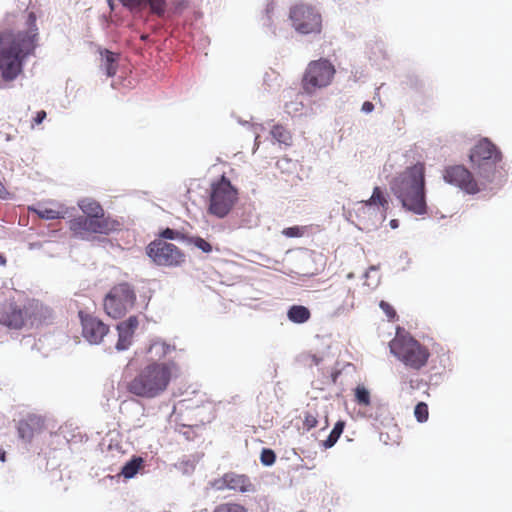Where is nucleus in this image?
Returning <instances> with one entry per match:
<instances>
[{"instance_id": "nucleus-11", "label": "nucleus", "mask_w": 512, "mask_h": 512, "mask_svg": "<svg viewBox=\"0 0 512 512\" xmlns=\"http://www.w3.org/2000/svg\"><path fill=\"white\" fill-rule=\"evenodd\" d=\"M116 221L110 219H95L80 215L69 221V228L74 236L85 239L88 234H109L115 230Z\"/></svg>"}, {"instance_id": "nucleus-32", "label": "nucleus", "mask_w": 512, "mask_h": 512, "mask_svg": "<svg viewBox=\"0 0 512 512\" xmlns=\"http://www.w3.org/2000/svg\"><path fill=\"white\" fill-rule=\"evenodd\" d=\"M276 461V453L271 448H263L260 453V462L263 466L270 467Z\"/></svg>"}, {"instance_id": "nucleus-22", "label": "nucleus", "mask_w": 512, "mask_h": 512, "mask_svg": "<svg viewBox=\"0 0 512 512\" xmlns=\"http://www.w3.org/2000/svg\"><path fill=\"white\" fill-rule=\"evenodd\" d=\"M366 206H379L384 212L389 209V196L381 187L375 186L371 197L365 201Z\"/></svg>"}, {"instance_id": "nucleus-35", "label": "nucleus", "mask_w": 512, "mask_h": 512, "mask_svg": "<svg viewBox=\"0 0 512 512\" xmlns=\"http://www.w3.org/2000/svg\"><path fill=\"white\" fill-rule=\"evenodd\" d=\"M317 423V414L313 413L310 410L306 411L303 421L304 428L309 431L312 428L316 427Z\"/></svg>"}, {"instance_id": "nucleus-39", "label": "nucleus", "mask_w": 512, "mask_h": 512, "mask_svg": "<svg viewBox=\"0 0 512 512\" xmlns=\"http://www.w3.org/2000/svg\"><path fill=\"white\" fill-rule=\"evenodd\" d=\"M299 227L298 226H293V227H288L286 228L283 233L288 236V237H297L299 236Z\"/></svg>"}, {"instance_id": "nucleus-6", "label": "nucleus", "mask_w": 512, "mask_h": 512, "mask_svg": "<svg viewBox=\"0 0 512 512\" xmlns=\"http://www.w3.org/2000/svg\"><path fill=\"white\" fill-rule=\"evenodd\" d=\"M390 351L406 366L416 370L425 366L430 356L428 349L412 337L394 339Z\"/></svg>"}, {"instance_id": "nucleus-12", "label": "nucleus", "mask_w": 512, "mask_h": 512, "mask_svg": "<svg viewBox=\"0 0 512 512\" xmlns=\"http://www.w3.org/2000/svg\"><path fill=\"white\" fill-rule=\"evenodd\" d=\"M83 337L90 344H99L108 333L109 326L96 316L79 312Z\"/></svg>"}, {"instance_id": "nucleus-52", "label": "nucleus", "mask_w": 512, "mask_h": 512, "mask_svg": "<svg viewBox=\"0 0 512 512\" xmlns=\"http://www.w3.org/2000/svg\"><path fill=\"white\" fill-rule=\"evenodd\" d=\"M28 246H29V249H32V243H29Z\"/></svg>"}, {"instance_id": "nucleus-29", "label": "nucleus", "mask_w": 512, "mask_h": 512, "mask_svg": "<svg viewBox=\"0 0 512 512\" xmlns=\"http://www.w3.org/2000/svg\"><path fill=\"white\" fill-rule=\"evenodd\" d=\"M269 134L272 136V141H277L286 146L291 145L290 130H269Z\"/></svg>"}, {"instance_id": "nucleus-48", "label": "nucleus", "mask_w": 512, "mask_h": 512, "mask_svg": "<svg viewBox=\"0 0 512 512\" xmlns=\"http://www.w3.org/2000/svg\"><path fill=\"white\" fill-rule=\"evenodd\" d=\"M259 138H260V136H259V135H256V136H255V147H256V148H258V147H259V144H260Z\"/></svg>"}, {"instance_id": "nucleus-2", "label": "nucleus", "mask_w": 512, "mask_h": 512, "mask_svg": "<svg viewBox=\"0 0 512 512\" xmlns=\"http://www.w3.org/2000/svg\"><path fill=\"white\" fill-rule=\"evenodd\" d=\"M389 187L404 210L416 215L427 214L425 166L423 163L407 167L390 181Z\"/></svg>"}, {"instance_id": "nucleus-9", "label": "nucleus", "mask_w": 512, "mask_h": 512, "mask_svg": "<svg viewBox=\"0 0 512 512\" xmlns=\"http://www.w3.org/2000/svg\"><path fill=\"white\" fill-rule=\"evenodd\" d=\"M146 254L158 266L179 267L186 260V255L180 248L162 239L150 242L146 247Z\"/></svg>"}, {"instance_id": "nucleus-1", "label": "nucleus", "mask_w": 512, "mask_h": 512, "mask_svg": "<svg viewBox=\"0 0 512 512\" xmlns=\"http://www.w3.org/2000/svg\"><path fill=\"white\" fill-rule=\"evenodd\" d=\"M472 173L464 165H452L444 169L443 179L467 194H476L491 185L500 187L507 173L502 163V153L488 138L480 140L470 151Z\"/></svg>"}, {"instance_id": "nucleus-38", "label": "nucleus", "mask_w": 512, "mask_h": 512, "mask_svg": "<svg viewBox=\"0 0 512 512\" xmlns=\"http://www.w3.org/2000/svg\"><path fill=\"white\" fill-rule=\"evenodd\" d=\"M45 421L46 419L44 417L34 414V432L46 429L47 426L45 424Z\"/></svg>"}, {"instance_id": "nucleus-43", "label": "nucleus", "mask_w": 512, "mask_h": 512, "mask_svg": "<svg viewBox=\"0 0 512 512\" xmlns=\"http://www.w3.org/2000/svg\"><path fill=\"white\" fill-rule=\"evenodd\" d=\"M373 109H374V105H373V103H371L369 101L364 102L362 105V108H361V110L364 113H370L373 111Z\"/></svg>"}, {"instance_id": "nucleus-20", "label": "nucleus", "mask_w": 512, "mask_h": 512, "mask_svg": "<svg viewBox=\"0 0 512 512\" xmlns=\"http://www.w3.org/2000/svg\"><path fill=\"white\" fill-rule=\"evenodd\" d=\"M99 53L101 56V69L105 71L108 77H113L117 71V61L119 55L111 52L108 49H100Z\"/></svg>"}, {"instance_id": "nucleus-37", "label": "nucleus", "mask_w": 512, "mask_h": 512, "mask_svg": "<svg viewBox=\"0 0 512 512\" xmlns=\"http://www.w3.org/2000/svg\"><path fill=\"white\" fill-rule=\"evenodd\" d=\"M379 307L383 310V312L386 314L389 320H393L396 318V311L388 302L381 300L379 303Z\"/></svg>"}, {"instance_id": "nucleus-7", "label": "nucleus", "mask_w": 512, "mask_h": 512, "mask_svg": "<svg viewBox=\"0 0 512 512\" xmlns=\"http://www.w3.org/2000/svg\"><path fill=\"white\" fill-rule=\"evenodd\" d=\"M136 302L134 287L122 282L113 286L104 298V310L113 319L123 317Z\"/></svg>"}, {"instance_id": "nucleus-46", "label": "nucleus", "mask_w": 512, "mask_h": 512, "mask_svg": "<svg viewBox=\"0 0 512 512\" xmlns=\"http://www.w3.org/2000/svg\"><path fill=\"white\" fill-rule=\"evenodd\" d=\"M27 23L28 24L32 23V11L27 13Z\"/></svg>"}, {"instance_id": "nucleus-30", "label": "nucleus", "mask_w": 512, "mask_h": 512, "mask_svg": "<svg viewBox=\"0 0 512 512\" xmlns=\"http://www.w3.org/2000/svg\"><path fill=\"white\" fill-rule=\"evenodd\" d=\"M213 512H248V509L239 503L227 502L217 505Z\"/></svg>"}, {"instance_id": "nucleus-51", "label": "nucleus", "mask_w": 512, "mask_h": 512, "mask_svg": "<svg viewBox=\"0 0 512 512\" xmlns=\"http://www.w3.org/2000/svg\"><path fill=\"white\" fill-rule=\"evenodd\" d=\"M337 378V374L333 375V381L335 382Z\"/></svg>"}, {"instance_id": "nucleus-47", "label": "nucleus", "mask_w": 512, "mask_h": 512, "mask_svg": "<svg viewBox=\"0 0 512 512\" xmlns=\"http://www.w3.org/2000/svg\"><path fill=\"white\" fill-rule=\"evenodd\" d=\"M6 264V258L0 254V265H5Z\"/></svg>"}, {"instance_id": "nucleus-34", "label": "nucleus", "mask_w": 512, "mask_h": 512, "mask_svg": "<svg viewBox=\"0 0 512 512\" xmlns=\"http://www.w3.org/2000/svg\"><path fill=\"white\" fill-rule=\"evenodd\" d=\"M151 11L162 17L166 11V0H146Z\"/></svg>"}, {"instance_id": "nucleus-40", "label": "nucleus", "mask_w": 512, "mask_h": 512, "mask_svg": "<svg viewBox=\"0 0 512 512\" xmlns=\"http://www.w3.org/2000/svg\"><path fill=\"white\" fill-rule=\"evenodd\" d=\"M300 106H302V104L300 102H291L289 104H286V110L288 113H296L300 110Z\"/></svg>"}, {"instance_id": "nucleus-15", "label": "nucleus", "mask_w": 512, "mask_h": 512, "mask_svg": "<svg viewBox=\"0 0 512 512\" xmlns=\"http://www.w3.org/2000/svg\"><path fill=\"white\" fill-rule=\"evenodd\" d=\"M233 218L237 221L235 223L236 228H253L256 227L259 223L258 214L255 211V208L251 205H243L239 207Z\"/></svg>"}, {"instance_id": "nucleus-19", "label": "nucleus", "mask_w": 512, "mask_h": 512, "mask_svg": "<svg viewBox=\"0 0 512 512\" xmlns=\"http://www.w3.org/2000/svg\"><path fill=\"white\" fill-rule=\"evenodd\" d=\"M79 208L84 213V216L92 217L95 219H107L104 216L102 206L92 198H84L78 202Z\"/></svg>"}, {"instance_id": "nucleus-31", "label": "nucleus", "mask_w": 512, "mask_h": 512, "mask_svg": "<svg viewBox=\"0 0 512 512\" xmlns=\"http://www.w3.org/2000/svg\"><path fill=\"white\" fill-rule=\"evenodd\" d=\"M34 214L40 219L54 220L61 217L60 212L51 208L34 207Z\"/></svg>"}, {"instance_id": "nucleus-24", "label": "nucleus", "mask_w": 512, "mask_h": 512, "mask_svg": "<svg viewBox=\"0 0 512 512\" xmlns=\"http://www.w3.org/2000/svg\"><path fill=\"white\" fill-rule=\"evenodd\" d=\"M344 427L345 423L343 421H337L328 437L322 442V446L325 449L332 448L337 443L338 439L343 433Z\"/></svg>"}, {"instance_id": "nucleus-42", "label": "nucleus", "mask_w": 512, "mask_h": 512, "mask_svg": "<svg viewBox=\"0 0 512 512\" xmlns=\"http://www.w3.org/2000/svg\"><path fill=\"white\" fill-rule=\"evenodd\" d=\"M123 5L125 6H137L139 4V1L138 0H120ZM108 3L110 5L111 8H113L112 6V3H111V0H108Z\"/></svg>"}, {"instance_id": "nucleus-49", "label": "nucleus", "mask_w": 512, "mask_h": 512, "mask_svg": "<svg viewBox=\"0 0 512 512\" xmlns=\"http://www.w3.org/2000/svg\"><path fill=\"white\" fill-rule=\"evenodd\" d=\"M414 382H415L414 380H410V387H411V389H415L416 388V386L414 385Z\"/></svg>"}, {"instance_id": "nucleus-25", "label": "nucleus", "mask_w": 512, "mask_h": 512, "mask_svg": "<svg viewBox=\"0 0 512 512\" xmlns=\"http://www.w3.org/2000/svg\"><path fill=\"white\" fill-rule=\"evenodd\" d=\"M171 349H174V347H171L169 344L158 339L150 344L148 352L160 359L164 357Z\"/></svg>"}, {"instance_id": "nucleus-26", "label": "nucleus", "mask_w": 512, "mask_h": 512, "mask_svg": "<svg viewBox=\"0 0 512 512\" xmlns=\"http://www.w3.org/2000/svg\"><path fill=\"white\" fill-rule=\"evenodd\" d=\"M158 236H159L158 239H162L164 241L178 240V241H184V242H186V238L188 237V235H185V234L181 233L180 231L170 228V227H166V228L160 230L158 233Z\"/></svg>"}, {"instance_id": "nucleus-8", "label": "nucleus", "mask_w": 512, "mask_h": 512, "mask_svg": "<svg viewBox=\"0 0 512 512\" xmlns=\"http://www.w3.org/2000/svg\"><path fill=\"white\" fill-rule=\"evenodd\" d=\"M335 72L334 66L327 59L311 61L302 80L304 91L312 94L316 89L327 87L332 82Z\"/></svg>"}, {"instance_id": "nucleus-36", "label": "nucleus", "mask_w": 512, "mask_h": 512, "mask_svg": "<svg viewBox=\"0 0 512 512\" xmlns=\"http://www.w3.org/2000/svg\"><path fill=\"white\" fill-rule=\"evenodd\" d=\"M208 485L217 491H223L224 489H228L226 473L220 478H216V479L209 481Z\"/></svg>"}, {"instance_id": "nucleus-17", "label": "nucleus", "mask_w": 512, "mask_h": 512, "mask_svg": "<svg viewBox=\"0 0 512 512\" xmlns=\"http://www.w3.org/2000/svg\"><path fill=\"white\" fill-rule=\"evenodd\" d=\"M226 480L228 482L229 490L239 491L241 493H254L256 491L255 485L251 482L249 476L245 474L227 472Z\"/></svg>"}, {"instance_id": "nucleus-27", "label": "nucleus", "mask_w": 512, "mask_h": 512, "mask_svg": "<svg viewBox=\"0 0 512 512\" xmlns=\"http://www.w3.org/2000/svg\"><path fill=\"white\" fill-rule=\"evenodd\" d=\"M355 401L360 406L370 405V403H371L370 392L365 386L358 385L355 388Z\"/></svg>"}, {"instance_id": "nucleus-45", "label": "nucleus", "mask_w": 512, "mask_h": 512, "mask_svg": "<svg viewBox=\"0 0 512 512\" xmlns=\"http://www.w3.org/2000/svg\"><path fill=\"white\" fill-rule=\"evenodd\" d=\"M6 452L3 449H0V461H5Z\"/></svg>"}, {"instance_id": "nucleus-14", "label": "nucleus", "mask_w": 512, "mask_h": 512, "mask_svg": "<svg viewBox=\"0 0 512 512\" xmlns=\"http://www.w3.org/2000/svg\"><path fill=\"white\" fill-rule=\"evenodd\" d=\"M137 327V316H130L128 319L121 321L116 325L118 340L115 348L118 351H124L128 349V347L131 345V339Z\"/></svg>"}, {"instance_id": "nucleus-3", "label": "nucleus", "mask_w": 512, "mask_h": 512, "mask_svg": "<svg viewBox=\"0 0 512 512\" xmlns=\"http://www.w3.org/2000/svg\"><path fill=\"white\" fill-rule=\"evenodd\" d=\"M171 380V369L166 363L153 362L132 379L128 391L142 398H155L162 394Z\"/></svg>"}, {"instance_id": "nucleus-10", "label": "nucleus", "mask_w": 512, "mask_h": 512, "mask_svg": "<svg viewBox=\"0 0 512 512\" xmlns=\"http://www.w3.org/2000/svg\"><path fill=\"white\" fill-rule=\"evenodd\" d=\"M289 19L300 34L320 33L322 18L319 11L308 4H297L290 9Z\"/></svg>"}, {"instance_id": "nucleus-53", "label": "nucleus", "mask_w": 512, "mask_h": 512, "mask_svg": "<svg viewBox=\"0 0 512 512\" xmlns=\"http://www.w3.org/2000/svg\"><path fill=\"white\" fill-rule=\"evenodd\" d=\"M273 128L278 129L280 127L278 125H274Z\"/></svg>"}, {"instance_id": "nucleus-4", "label": "nucleus", "mask_w": 512, "mask_h": 512, "mask_svg": "<svg viewBox=\"0 0 512 512\" xmlns=\"http://www.w3.org/2000/svg\"><path fill=\"white\" fill-rule=\"evenodd\" d=\"M31 39L28 34L0 33V70L6 81L14 80L22 71L25 51L29 50L28 40Z\"/></svg>"}, {"instance_id": "nucleus-16", "label": "nucleus", "mask_w": 512, "mask_h": 512, "mask_svg": "<svg viewBox=\"0 0 512 512\" xmlns=\"http://www.w3.org/2000/svg\"><path fill=\"white\" fill-rule=\"evenodd\" d=\"M55 317V311L50 306L34 299V328L52 325Z\"/></svg>"}, {"instance_id": "nucleus-44", "label": "nucleus", "mask_w": 512, "mask_h": 512, "mask_svg": "<svg viewBox=\"0 0 512 512\" xmlns=\"http://www.w3.org/2000/svg\"><path fill=\"white\" fill-rule=\"evenodd\" d=\"M389 225L392 229H396L399 227V221L397 219H392L390 220Z\"/></svg>"}, {"instance_id": "nucleus-5", "label": "nucleus", "mask_w": 512, "mask_h": 512, "mask_svg": "<svg viewBox=\"0 0 512 512\" xmlns=\"http://www.w3.org/2000/svg\"><path fill=\"white\" fill-rule=\"evenodd\" d=\"M238 200V189L225 175H221L211 184L209 193V214L223 219L233 209Z\"/></svg>"}, {"instance_id": "nucleus-13", "label": "nucleus", "mask_w": 512, "mask_h": 512, "mask_svg": "<svg viewBox=\"0 0 512 512\" xmlns=\"http://www.w3.org/2000/svg\"><path fill=\"white\" fill-rule=\"evenodd\" d=\"M25 323V313L14 301L5 300L0 303V324L10 329H20Z\"/></svg>"}, {"instance_id": "nucleus-18", "label": "nucleus", "mask_w": 512, "mask_h": 512, "mask_svg": "<svg viewBox=\"0 0 512 512\" xmlns=\"http://www.w3.org/2000/svg\"><path fill=\"white\" fill-rule=\"evenodd\" d=\"M144 460L140 456H132L130 460H128L121 467L120 472L115 476H109L110 479L124 477L125 479L134 478L138 472L143 468Z\"/></svg>"}, {"instance_id": "nucleus-41", "label": "nucleus", "mask_w": 512, "mask_h": 512, "mask_svg": "<svg viewBox=\"0 0 512 512\" xmlns=\"http://www.w3.org/2000/svg\"><path fill=\"white\" fill-rule=\"evenodd\" d=\"M45 117H46L45 111L37 112L36 116L34 117V125H40L43 122V120L45 119Z\"/></svg>"}, {"instance_id": "nucleus-28", "label": "nucleus", "mask_w": 512, "mask_h": 512, "mask_svg": "<svg viewBox=\"0 0 512 512\" xmlns=\"http://www.w3.org/2000/svg\"><path fill=\"white\" fill-rule=\"evenodd\" d=\"M186 242L193 244L195 247L200 249L204 253H210L213 250L212 245L200 236H189L186 238Z\"/></svg>"}, {"instance_id": "nucleus-50", "label": "nucleus", "mask_w": 512, "mask_h": 512, "mask_svg": "<svg viewBox=\"0 0 512 512\" xmlns=\"http://www.w3.org/2000/svg\"><path fill=\"white\" fill-rule=\"evenodd\" d=\"M27 209H28L29 212H32V206H28Z\"/></svg>"}, {"instance_id": "nucleus-21", "label": "nucleus", "mask_w": 512, "mask_h": 512, "mask_svg": "<svg viewBox=\"0 0 512 512\" xmlns=\"http://www.w3.org/2000/svg\"><path fill=\"white\" fill-rule=\"evenodd\" d=\"M287 318L292 323L303 324L311 318V312L309 308L304 305L294 304L288 308Z\"/></svg>"}, {"instance_id": "nucleus-23", "label": "nucleus", "mask_w": 512, "mask_h": 512, "mask_svg": "<svg viewBox=\"0 0 512 512\" xmlns=\"http://www.w3.org/2000/svg\"><path fill=\"white\" fill-rule=\"evenodd\" d=\"M32 417L27 416L26 419H20L17 424V432L19 438L24 442L30 444L32 442Z\"/></svg>"}, {"instance_id": "nucleus-33", "label": "nucleus", "mask_w": 512, "mask_h": 512, "mask_svg": "<svg viewBox=\"0 0 512 512\" xmlns=\"http://www.w3.org/2000/svg\"><path fill=\"white\" fill-rule=\"evenodd\" d=\"M414 415L418 422H426L429 416L428 405L425 402H418L414 408Z\"/></svg>"}]
</instances>
